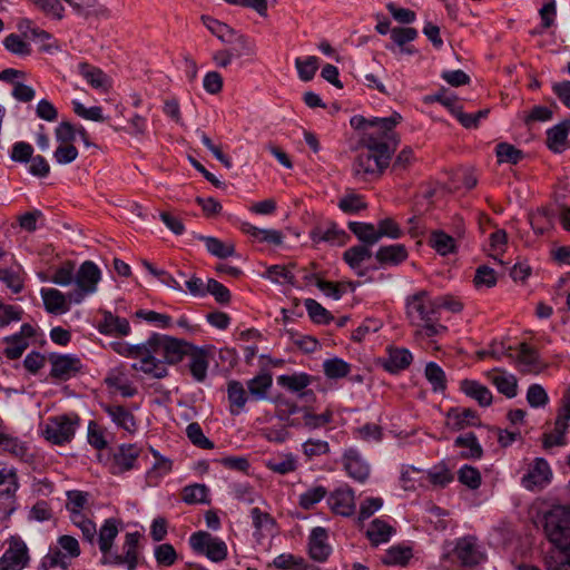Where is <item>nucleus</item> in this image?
Masks as SVG:
<instances>
[{
	"label": "nucleus",
	"instance_id": "nucleus-57",
	"mask_svg": "<svg viewBox=\"0 0 570 570\" xmlns=\"http://www.w3.org/2000/svg\"><path fill=\"white\" fill-rule=\"evenodd\" d=\"M295 67L298 78L303 81H309L314 78L318 68V58L315 56L298 57L295 59Z\"/></svg>",
	"mask_w": 570,
	"mask_h": 570
},
{
	"label": "nucleus",
	"instance_id": "nucleus-29",
	"mask_svg": "<svg viewBox=\"0 0 570 570\" xmlns=\"http://www.w3.org/2000/svg\"><path fill=\"white\" fill-rule=\"evenodd\" d=\"M118 523L119 522L114 518L106 519L99 532H97L99 549L104 556V563L107 562L109 556L114 552L112 544L119 532Z\"/></svg>",
	"mask_w": 570,
	"mask_h": 570
},
{
	"label": "nucleus",
	"instance_id": "nucleus-10",
	"mask_svg": "<svg viewBox=\"0 0 570 570\" xmlns=\"http://www.w3.org/2000/svg\"><path fill=\"white\" fill-rule=\"evenodd\" d=\"M287 414H298L293 419H287V425L293 428H305L308 431L318 430L325 428L333 421V412L326 410L321 414L314 413L309 407H298L296 404H288Z\"/></svg>",
	"mask_w": 570,
	"mask_h": 570
},
{
	"label": "nucleus",
	"instance_id": "nucleus-27",
	"mask_svg": "<svg viewBox=\"0 0 570 570\" xmlns=\"http://www.w3.org/2000/svg\"><path fill=\"white\" fill-rule=\"evenodd\" d=\"M407 249L402 244L381 246L375 253V259L381 267L397 266L406 261Z\"/></svg>",
	"mask_w": 570,
	"mask_h": 570
},
{
	"label": "nucleus",
	"instance_id": "nucleus-14",
	"mask_svg": "<svg viewBox=\"0 0 570 570\" xmlns=\"http://www.w3.org/2000/svg\"><path fill=\"white\" fill-rule=\"evenodd\" d=\"M342 465L346 474L360 483H364L370 476L371 466L356 448L344 450Z\"/></svg>",
	"mask_w": 570,
	"mask_h": 570
},
{
	"label": "nucleus",
	"instance_id": "nucleus-4",
	"mask_svg": "<svg viewBox=\"0 0 570 570\" xmlns=\"http://www.w3.org/2000/svg\"><path fill=\"white\" fill-rule=\"evenodd\" d=\"M543 530L548 540L559 550L551 570H570V509L556 505L543 515Z\"/></svg>",
	"mask_w": 570,
	"mask_h": 570
},
{
	"label": "nucleus",
	"instance_id": "nucleus-58",
	"mask_svg": "<svg viewBox=\"0 0 570 570\" xmlns=\"http://www.w3.org/2000/svg\"><path fill=\"white\" fill-rule=\"evenodd\" d=\"M72 524L80 529L82 537L90 544H94L97 537V528L96 524L88 518H86L82 513H73L70 517Z\"/></svg>",
	"mask_w": 570,
	"mask_h": 570
},
{
	"label": "nucleus",
	"instance_id": "nucleus-43",
	"mask_svg": "<svg viewBox=\"0 0 570 570\" xmlns=\"http://www.w3.org/2000/svg\"><path fill=\"white\" fill-rule=\"evenodd\" d=\"M462 391L474 399L481 406H489L492 403L491 391L476 381L464 380L461 383Z\"/></svg>",
	"mask_w": 570,
	"mask_h": 570
},
{
	"label": "nucleus",
	"instance_id": "nucleus-8",
	"mask_svg": "<svg viewBox=\"0 0 570 570\" xmlns=\"http://www.w3.org/2000/svg\"><path fill=\"white\" fill-rule=\"evenodd\" d=\"M80 546L78 540L71 535H60L57 546L50 547L48 553L43 557L41 566L45 569L61 568L66 570L70 560L79 557Z\"/></svg>",
	"mask_w": 570,
	"mask_h": 570
},
{
	"label": "nucleus",
	"instance_id": "nucleus-54",
	"mask_svg": "<svg viewBox=\"0 0 570 570\" xmlns=\"http://www.w3.org/2000/svg\"><path fill=\"white\" fill-rule=\"evenodd\" d=\"M173 468L170 460L166 458H159L150 470L146 473V481L148 485L156 487L159 484L161 479L166 476Z\"/></svg>",
	"mask_w": 570,
	"mask_h": 570
},
{
	"label": "nucleus",
	"instance_id": "nucleus-2",
	"mask_svg": "<svg viewBox=\"0 0 570 570\" xmlns=\"http://www.w3.org/2000/svg\"><path fill=\"white\" fill-rule=\"evenodd\" d=\"M400 138L395 131L382 134H364L361 147L353 163L355 177L367 180L380 177L390 166Z\"/></svg>",
	"mask_w": 570,
	"mask_h": 570
},
{
	"label": "nucleus",
	"instance_id": "nucleus-44",
	"mask_svg": "<svg viewBox=\"0 0 570 570\" xmlns=\"http://www.w3.org/2000/svg\"><path fill=\"white\" fill-rule=\"evenodd\" d=\"M328 491L323 485H312L298 495V505L303 510L314 509L322 500L327 499Z\"/></svg>",
	"mask_w": 570,
	"mask_h": 570
},
{
	"label": "nucleus",
	"instance_id": "nucleus-25",
	"mask_svg": "<svg viewBox=\"0 0 570 570\" xmlns=\"http://www.w3.org/2000/svg\"><path fill=\"white\" fill-rule=\"evenodd\" d=\"M250 518L254 527L253 535L257 542L276 532V520L269 513L255 507L250 510Z\"/></svg>",
	"mask_w": 570,
	"mask_h": 570
},
{
	"label": "nucleus",
	"instance_id": "nucleus-13",
	"mask_svg": "<svg viewBox=\"0 0 570 570\" xmlns=\"http://www.w3.org/2000/svg\"><path fill=\"white\" fill-rule=\"evenodd\" d=\"M402 116L394 112L390 117L365 118L363 116H354L351 118V126L355 129H364V134H387L395 131L394 128L400 124Z\"/></svg>",
	"mask_w": 570,
	"mask_h": 570
},
{
	"label": "nucleus",
	"instance_id": "nucleus-26",
	"mask_svg": "<svg viewBox=\"0 0 570 570\" xmlns=\"http://www.w3.org/2000/svg\"><path fill=\"white\" fill-rule=\"evenodd\" d=\"M412 361L413 355L407 348L391 346L386 350L383 367L389 373L395 374L407 368Z\"/></svg>",
	"mask_w": 570,
	"mask_h": 570
},
{
	"label": "nucleus",
	"instance_id": "nucleus-24",
	"mask_svg": "<svg viewBox=\"0 0 570 570\" xmlns=\"http://www.w3.org/2000/svg\"><path fill=\"white\" fill-rule=\"evenodd\" d=\"M327 531L322 527H316L311 531L308 538V552L313 560L324 562L332 552L331 546L327 543Z\"/></svg>",
	"mask_w": 570,
	"mask_h": 570
},
{
	"label": "nucleus",
	"instance_id": "nucleus-61",
	"mask_svg": "<svg viewBox=\"0 0 570 570\" xmlns=\"http://www.w3.org/2000/svg\"><path fill=\"white\" fill-rule=\"evenodd\" d=\"M302 452L306 460H313L327 454L330 452V444L324 440L308 439L302 444Z\"/></svg>",
	"mask_w": 570,
	"mask_h": 570
},
{
	"label": "nucleus",
	"instance_id": "nucleus-9",
	"mask_svg": "<svg viewBox=\"0 0 570 570\" xmlns=\"http://www.w3.org/2000/svg\"><path fill=\"white\" fill-rule=\"evenodd\" d=\"M78 425L79 417L77 414L49 417L43 430V435L49 442L62 445L72 440Z\"/></svg>",
	"mask_w": 570,
	"mask_h": 570
},
{
	"label": "nucleus",
	"instance_id": "nucleus-28",
	"mask_svg": "<svg viewBox=\"0 0 570 570\" xmlns=\"http://www.w3.org/2000/svg\"><path fill=\"white\" fill-rule=\"evenodd\" d=\"M570 134V120H563L547 130V145L553 153L560 154L570 148L568 136Z\"/></svg>",
	"mask_w": 570,
	"mask_h": 570
},
{
	"label": "nucleus",
	"instance_id": "nucleus-35",
	"mask_svg": "<svg viewBox=\"0 0 570 570\" xmlns=\"http://www.w3.org/2000/svg\"><path fill=\"white\" fill-rule=\"evenodd\" d=\"M265 466L274 473L285 475L296 471L297 458L291 452H281L265 460Z\"/></svg>",
	"mask_w": 570,
	"mask_h": 570
},
{
	"label": "nucleus",
	"instance_id": "nucleus-36",
	"mask_svg": "<svg viewBox=\"0 0 570 570\" xmlns=\"http://www.w3.org/2000/svg\"><path fill=\"white\" fill-rule=\"evenodd\" d=\"M491 383L497 390L509 399L518 393V381L513 374L495 370L489 374Z\"/></svg>",
	"mask_w": 570,
	"mask_h": 570
},
{
	"label": "nucleus",
	"instance_id": "nucleus-45",
	"mask_svg": "<svg viewBox=\"0 0 570 570\" xmlns=\"http://www.w3.org/2000/svg\"><path fill=\"white\" fill-rule=\"evenodd\" d=\"M429 244L438 254L442 256L454 253L456 249L455 239L442 230L432 232Z\"/></svg>",
	"mask_w": 570,
	"mask_h": 570
},
{
	"label": "nucleus",
	"instance_id": "nucleus-16",
	"mask_svg": "<svg viewBox=\"0 0 570 570\" xmlns=\"http://www.w3.org/2000/svg\"><path fill=\"white\" fill-rule=\"evenodd\" d=\"M28 562V547L22 540L14 539L0 558V570H22Z\"/></svg>",
	"mask_w": 570,
	"mask_h": 570
},
{
	"label": "nucleus",
	"instance_id": "nucleus-41",
	"mask_svg": "<svg viewBox=\"0 0 570 570\" xmlns=\"http://www.w3.org/2000/svg\"><path fill=\"white\" fill-rule=\"evenodd\" d=\"M394 533V529L382 519H374L366 530V535L373 546L387 542Z\"/></svg>",
	"mask_w": 570,
	"mask_h": 570
},
{
	"label": "nucleus",
	"instance_id": "nucleus-33",
	"mask_svg": "<svg viewBox=\"0 0 570 570\" xmlns=\"http://www.w3.org/2000/svg\"><path fill=\"white\" fill-rule=\"evenodd\" d=\"M240 229L243 233L250 236L253 239L259 243H267L271 245H281L283 243V233L272 228H258L249 223H242Z\"/></svg>",
	"mask_w": 570,
	"mask_h": 570
},
{
	"label": "nucleus",
	"instance_id": "nucleus-22",
	"mask_svg": "<svg viewBox=\"0 0 570 570\" xmlns=\"http://www.w3.org/2000/svg\"><path fill=\"white\" fill-rule=\"evenodd\" d=\"M188 348L186 355L188 357V368L196 382H204L207 377L209 366L208 352L205 348L195 346L187 342Z\"/></svg>",
	"mask_w": 570,
	"mask_h": 570
},
{
	"label": "nucleus",
	"instance_id": "nucleus-60",
	"mask_svg": "<svg viewBox=\"0 0 570 570\" xmlns=\"http://www.w3.org/2000/svg\"><path fill=\"white\" fill-rule=\"evenodd\" d=\"M154 557L159 567H171L176 563L178 554L170 543H161L155 547Z\"/></svg>",
	"mask_w": 570,
	"mask_h": 570
},
{
	"label": "nucleus",
	"instance_id": "nucleus-6",
	"mask_svg": "<svg viewBox=\"0 0 570 570\" xmlns=\"http://www.w3.org/2000/svg\"><path fill=\"white\" fill-rule=\"evenodd\" d=\"M101 281L100 268L91 261H85L75 271V288L70 291L73 304H81L88 296L95 294Z\"/></svg>",
	"mask_w": 570,
	"mask_h": 570
},
{
	"label": "nucleus",
	"instance_id": "nucleus-51",
	"mask_svg": "<svg viewBox=\"0 0 570 570\" xmlns=\"http://www.w3.org/2000/svg\"><path fill=\"white\" fill-rule=\"evenodd\" d=\"M412 557L411 548L394 546L386 550L382 557V562L387 566H405Z\"/></svg>",
	"mask_w": 570,
	"mask_h": 570
},
{
	"label": "nucleus",
	"instance_id": "nucleus-3",
	"mask_svg": "<svg viewBox=\"0 0 570 570\" xmlns=\"http://www.w3.org/2000/svg\"><path fill=\"white\" fill-rule=\"evenodd\" d=\"M405 317L416 340L432 342L448 332L440 322L435 297L425 289L406 296Z\"/></svg>",
	"mask_w": 570,
	"mask_h": 570
},
{
	"label": "nucleus",
	"instance_id": "nucleus-64",
	"mask_svg": "<svg viewBox=\"0 0 570 570\" xmlns=\"http://www.w3.org/2000/svg\"><path fill=\"white\" fill-rule=\"evenodd\" d=\"M499 163L518 164L522 158V151L508 142H500L495 148Z\"/></svg>",
	"mask_w": 570,
	"mask_h": 570
},
{
	"label": "nucleus",
	"instance_id": "nucleus-56",
	"mask_svg": "<svg viewBox=\"0 0 570 570\" xmlns=\"http://www.w3.org/2000/svg\"><path fill=\"white\" fill-rule=\"evenodd\" d=\"M304 306L309 318L316 324H330L333 321L331 313L323 307L317 301L313 298H306Z\"/></svg>",
	"mask_w": 570,
	"mask_h": 570
},
{
	"label": "nucleus",
	"instance_id": "nucleus-18",
	"mask_svg": "<svg viewBox=\"0 0 570 570\" xmlns=\"http://www.w3.org/2000/svg\"><path fill=\"white\" fill-rule=\"evenodd\" d=\"M309 237L314 244L326 243L331 246H342L348 240L346 232L333 222L316 225L309 232Z\"/></svg>",
	"mask_w": 570,
	"mask_h": 570
},
{
	"label": "nucleus",
	"instance_id": "nucleus-30",
	"mask_svg": "<svg viewBox=\"0 0 570 570\" xmlns=\"http://www.w3.org/2000/svg\"><path fill=\"white\" fill-rule=\"evenodd\" d=\"M0 450L26 462L32 458L28 442L11 434L2 433L0 438Z\"/></svg>",
	"mask_w": 570,
	"mask_h": 570
},
{
	"label": "nucleus",
	"instance_id": "nucleus-55",
	"mask_svg": "<svg viewBox=\"0 0 570 570\" xmlns=\"http://www.w3.org/2000/svg\"><path fill=\"white\" fill-rule=\"evenodd\" d=\"M6 347L3 350V355L8 360H18L22 356L24 351L29 346V341H24V338L18 337L14 334L10 336H6L3 338Z\"/></svg>",
	"mask_w": 570,
	"mask_h": 570
},
{
	"label": "nucleus",
	"instance_id": "nucleus-50",
	"mask_svg": "<svg viewBox=\"0 0 570 570\" xmlns=\"http://www.w3.org/2000/svg\"><path fill=\"white\" fill-rule=\"evenodd\" d=\"M569 425H566L564 420H556L554 429L551 432L544 433L542 436V445L544 449L553 446H561L566 444V434Z\"/></svg>",
	"mask_w": 570,
	"mask_h": 570
},
{
	"label": "nucleus",
	"instance_id": "nucleus-5",
	"mask_svg": "<svg viewBox=\"0 0 570 570\" xmlns=\"http://www.w3.org/2000/svg\"><path fill=\"white\" fill-rule=\"evenodd\" d=\"M450 558H455L462 568L471 569L485 560V554L476 538L466 535L459 538L451 551H446L441 560V567L452 570L448 564Z\"/></svg>",
	"mask_w": 570,
	"mask_h": 570
},
{
	"label": "nucleus",
	"instance_id": "nucleus-1",
	"mask_svg": "<svg viewBox=\"0 0 570 570\" xmlns=\"http://www.w3.org/2000/svg\"><path fill=\"white\" fill-rule=\"evenodd\" d=\"M188 348L187 342L165 334L154 333L144 343L130 348L135 363L132 368L153 379L168 375V365L183 361Z\"/></svg>",
	"mask_w": 570,
	"mask_h": 570
},
{
	"label": "nucleus",
	"instance_id": "nucleus-42",
	"mask_svg": "<svg viewBox=\"0 0 570 570\" xmlns=\"http://www.w3.org/2000/svg\"><path fill=\"white\" fill-rule=\"evenodd\" d=\"M454 446L462 449L461 456L463 459H480L483 454L482 446L474 433L458 436Z\"/></svg>",
	"mask_w": 570,
	"mask_h": 570
},
{
	"label": "nucleus",
	"instance_id": "nucleus-20",
	"mask_svg": "<svg viewBox=\"0 0 570 570\" xmlns=\"http://www.w3.org/2000/svg\"><path fill=\"white\" fill-rule=\"evenodd\" d=\"M101 409L109 416L111 422L117 429L127 432L128 434H135L138 430V422L134 413L126 406L110 403L101 404Z\"/></svg>",
	"mask_w": 570,
	"mask_h": 570
},
{
	"label": "nucleus",
	"instance_id": "nucleus-39",
	"mask_svg": "<svg viewBox=\"0 0 570 570\" xmlns=\"http://www.w3.org/2000/svg\"><path fill=\"white\" fill-rule=\"evenodd\" d=\"M273 384V377L269 373L263 372L247 381L249 396L255 401L267 399V394Z\"/></svg>",
	"mask_w": 570,
	"mask_h": 570
},
{
	"label": "nucleus",
	"instance_id": "nucleus-21",
	"mask_svg": "<svg viewBox=\"0 0 570 570\" xmlns=\"http://www.w3.org/2000/svg\"><path fill=\"white\" fill-rule=\"evenodd\" d=\"M40 296L46 312L53 315L66 314L70 309V304H73L70 299V292L65 294L53 287H42Z\"/></svg>",
	"mask_w": 570,
	"mask_h": 570
},
{
	"label": "nucleus",
	"instance_id": "nucleus-40",
	"mask_svg": "<svg viewBox=\"0 0 570 570\" xmlns=\"http://www.w3.org/2000/svg\"><path fill=\"white\" fill-rule=\"evenodd\" d=\"M348 228L364 246L370 247L380 242L377 226L371 223L350 222Z\"/></svg>",
	"mask_w": 570,
	"mask_h": 570
},
{
	"label": "nucleus",
	"instance_id": "nucleus-23",
	"mask_svg": "<svg viewBox=\"0 0 570 570\" xmlns=\"http://www.w3.org/2000/svg\"><path fill=\"white\" fill-rule=\"evenodd\" d=\"M481 425V421L475 411L464 407H451L445 415V426L458 432L471 426Z\"/></svg>",
	"mask_w": 570,
	"mask_h": 570
},
{
	"label": "nucleus",
	"instance_id": "nucleus-52",
	"mask_svg": "<svg viewBox=\"0 0 570 570\" xmlns=\"http://www.w3.org/2000/svg\"><path fill=\"white\" fill-rule=\"evenodd\" d=\"M424 375L434 392H443L446 389L445 373L435 362L426 364Z\"/></svg>",
	"mask_w": 570,
	"mask_h": 570
},
{
	"label": "nucleus",
	"instance_id": "nucleus-46",
	"mask_svg": "<svg viewBox=\"0 0 570 570\" xmlns=\"http://www.w3.org/2000/svg\"><path fill=\"white\" fill-rule=\"evenodd\" d=\"M18 489L19 483L16 471L0 464V498L11 499Z\"/></svg>",
	"mask_w": 570,
	"mask_h": 570
},
{
	"label": "nucleus",
	"instance_id": "nucleus-19",
	"mask_svg": "<svg viewBox=\"0 0 570 570\" xmlns=\"http://www.w3.org/2000/svg\"><path fill=\"white\" fill-rule=\"evenodd\" d=\"M50 362V375L60 381H67L76 376L82 368L81 360L76 355H53Z\"/></svg>",
	"mask_w": 570,
	"mask_h": 570
},
{
	"label": "nucleus",
	"instance_id": "nucleus-31",
	"mask_svg": "<svg viewBox=\"0 0 570 570\" xmlns=\"http://www.w3.org/2000/svg\"><path fill=\"white\" fill-rule=\"evenodd\" d=\"M98 331L105 335L126 336L130 333V325L126 318L114 315L111 312H104Z\"/></svg>",
	"mask_w": 570,
	"mask_h": 570
},
{
	"label": "nucleus",
	"instance_id": "nucleus-37",
	"mask_svg": "<svg viewBox=\"0 0 570 570\" xmlns=\"http://www.w3.org/2000/svg\"><path fill=\"white\" fill-rule=\"evenodd\" d=\"M518 364L524 373H537L541 368L539 354L527 343H521L517 353Z\"/></svg>",
	"mask_w": 570,
	"mask_h": 570
},
{
	"label": "nucleus",
	"instance_id": "nucleus-7",
	"mask_svg": "<svg viewBox=\"0 0 570 570\" xmlns=\"http://www.w3.org/2000/svg\"><path fill=\"white\" fill-rule=\"evenodd\" d=\"M191 550L205 556L212 562H223L228 557V547L226 542L207 531H197L190 534L188 539Z\"/></svg>",
	"mask_w": 570,
	"mask_h": 570
},
{
	"label": "nucleus",
	"instance_id": "nucleus-53",
	"mask_svg": "<svg viewBox=\"0 0 570 570\" xmlns=\"http://www.w3.org/2000/svg\"><path fill=\"white\" fill-rule=\"evenodd\" d=\"M489 109H482L476 112H464L462 108H454L452 110V115L458 119V121L466 129L478 128L480 121L485 119L489 115Z\"/></svg>",
	"mask_w": 570,
	"mask_h": 570
},
{
	"label": "nucleus",
	"instance_id": "nucleus-34",
	"mask_svg": "<svg viewBox=\"0 0 570 570\" xmlns=\"http://www.w3.org/2000/svg\"><path fill=\"white\" fill-rule=\"evenodd\" d=\"M227 397L229 402V412L232 415H239L245 411L248 395L244 385L239 381L233 380L228 382Z\"/></svg>",
	"mask_w": 570,
	"mask_h": 570
},
{
	"label": "nucleus",
	"instance_id": "nucleus-12",
	"mask_svg": "<svg viewBox=\"0 0 570 570\" xmlns=\"http://www.w3.org/2000/svg\"><path fill=\"white\" fill-rule=\"evenodd\" d=\"M141 449L137 444H121L119 445L111 458L109 470L114 475H119L125 472L138 468V458Z\"/></svg>",
	"mask_w": 570,
	"mask_h": 570
},
{
	"label": "nucleus",
	"instance_id": "nucleus-47",
	"mask_svg": "<svg viewBox=\"0 0 570 570\" xmlns=\"http://www.w3.org/2000/svg\"><path fill=\"white\" fill-rule=\"evenodd\" d=\"M80 75L86 81L95 89L106 90L109 86L108 77L99 68L92 67L87 63L79 65Z\"/></svg>",
	"mask_w": 570,
	"mask_h": 570
},
{
	"label": "nucleus",
	"instance_id": "nucleus-59",
	"mask_svg": "<svg viewBox=\"0 0 570 570\" xmlns=\"http://www.w3.org/2000/svg\"><path fill=\"white\" fill-rule=\"evenodd\" d=\"M200 239L205 243L206 249L218 258H227L234 254L232 244H225L220 239L210 236H203Z\"/></svg>",
	"mask_w": 570,
	"mask_h": 570
},
{
	"label": "nucleus",
	"instance_id": "nucleus-11",
	"mask_svg": "<svg viewBox=\"0 0 570 570\" xmlns=\"http://www.w3.org/2000/svg\"><path fill=\"white\" fill-rule=\"evenodd\" d=\"M140 533L139 532H128L125 535V541L122 544V552L117 553L112 552L109 556L106 564L109 566H126L128 570H135L138 566L139 559V544Z\"/></svg>",
	"mask_w": 570,
	"mask_h": 570
},
{
	"label": "nucleus",
	"instance_id": "nucleus-17",
	"mask_svg": "<svg viewBox=\"0 0 570 570\" xmlns=\"http://www.w3.org/2000/svg\"><path fill=\"white\" fill-rule=\"evenodd\" d=\"M327 504L331 511L342 517H350L355 512L354 491L348 485H342L327 494Z\"/></svg>",
	"mask_w": 570,
	"mask_h": 570
},
{
	"label": "nucleus",
	"instance_id": "nucleus-32",
	"mask_svg": "<svg viewBox=\"0 0 570 570\" xmlns=\"http://www.w3.org/2000/svg\"><path fill=\"white\" fill-rule=\"evenodd\" d=\"M372 250L364 245H356L347 248L343 254L344 262L358 275L364 276L366 271L363 263L371 259Z\"/></svg>",
	"mask_w": 570,
	"mask_h": 570
},
{
	"label": "nucleus",
	"instance_id": "nucleus-38",
	"mask_svg": "<svg viewBox=\"0 0 570 570\" xmlns=\"http://www.w3.org/2000/svg\"><path fill=\"white\" fill-rule=\"evenodd\" d=\"M312 383V376L307 373H293V374H283L277 376V384L292 392V393H299L302 395H305L303 391L309 386Z\"/></svg>",
	"mask_w": 570,
	"mask_h": 570
},
{
	"label": "nucleus",
	"instance_id": "nucleus-62",
	"mask_svg": "<svg viewBox=\"0 0 570 570\" xmlns=\"http://www.w3.org/2000/svg\"><path fill=\"white\" fill-rule=\"evenodd\" d=\"M50 282L59 286H69L75 283V265L66 262L59 266L50 277Z\"/></svg>",
	"mask_w": 570,
	"mask_h": 570
},
{
	"label": "nucleus",
	"instance_id": "nucleus-15",
	"mask_svg": "<svg viewBox=\"0 0 570 570\" xmlns=\"http://www.w3.org/2000/svg\"><path fill=\"white\" fill-rule=\"evenodd\" d=\"M552 478L549 463L543 458H537L522 476L521 484L530 491L541 490L547 487Z\"/></svg>",
	"mask_w": 570,
	"mask_h": 570
},
{
	"label": "nucleus",
	"instance_id": "nucleus-63",
	"mask_svg": "<svg viewBox=\"0 0 570 570\" xmlns=\"http://www.w3.org/2000/svg\"><path fill=\"white\" fill-rule=\"evenodd\" d=\"M459 481L470 488L471 490H475L481 485V473L480 471L472 466L464 464L458 472Z\"/></svg>",
	"mask_w": 570,
	"mask_h": 570
},
{
	"label": "nucleus",
	"instance_id": "nucleus-49",
	"mask_svg": "<svg viewBox=\"0 0 570 570\" xmlns=\"http://www.w3.org/2000/svg\"><path fill=\"white\" fill-rule=\"evenodd\" d=\"M351 364L340 357L327 358L323 362V371L328 380H340L351 373Z\"/></svg>",
	"mask_w": 570,
	"mask_h": 570
},
{
	"label": "nucleus",
	"instance_id": "nucleus-48",
	"mask_svg": "<svg viewBox=\"0 0 570 570\" xmlns=\"http://www.w3.org/2000/svg\"><path fill=\"white\" fill-rule=\"evenodd\" d=\"M209 489L205 484L194 483L184 487L181 500L187 504H205L209 502Z\"/></svg>",
	"mask_w": 570,
	"mask_h": 570
}]
</instances>
